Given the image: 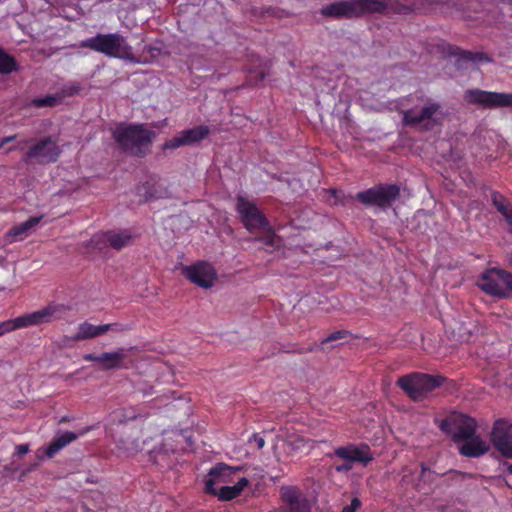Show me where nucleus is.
I'll return each instance as SVG.
<instances>
[{"label": "nucleus", "instance_id": "f257e3e1", "mask_svg": "<svg viewBox=\"0 0 512 512\" xmlns=\"http://www.w3.org/2000/svg\"><path fill=\"white\" fill-rule=\"evenodd\" d=\"M112 138L123 153L143 158L150 152L156 132L145 124L120 123L112 130Z\"/></svg>", "mask_w": 512, "mask_h": 512}, {"label": "nucleus", "instance_id": "f03ea898", "mask_svg": "<svg viewBox=\"0 0 512 512\" xmlns=\"http://www.w3.org/2000/svg\"><path fill=\"white\" fill-rule=\"evenodd\" d=\"M448 379L443 375L412 372L401 376L397 385L413 401H422L428 397L436 388L442 386Z\"/></svg>", "mask_w": 512, "mask_h": 512}, {"label": "nucleus", "instance_id": "7ed1b4c3", "mask_svg": "<svg viewBox=\"0 0 512 512\" xmlns=\"http://www.w3.org/2000/svg\"><path fill=\"white\" fill-rule=\"evenodd\" d=\"M81 47L88 48L108 57L131 59L132 47L126 38L119 33L97 34L81 42Z\"/></svg>", "mask_w": 512, "mask_h": 512}, {"label": "nucleus", "instance_id": "20e7f679", "mask_svg": "<svg viewBox=\"0 0 512 512\" xmlns=\"http://www.w3.org/2000/svg\"><path fill=\"white\" fill-rule=\"evenodd\" d=\"M477 287L485 294L500 298H512V273L499 268H488L476 281Z\"/></svg>", "mask_w": 512, "mask_h": 512}, {"label": "nucleus", "instance_id": "39448f33", "mask_svg": "<svg viewBox=\"0 0 512 512\" xmlns=\"http://www.w3.org/2000/svg\"><path fill=\"white\" fill-rule=\"evenodd\" d=\"M355 198L365 206L386 210L400 198V186L397 184H378L358 192Z\"/></svg>", "mask_w": 512, "mask_h": 512}, {"label": "nucleus", "instance_id": "423d86ee", "mask_svg": "<svg viewBox=\"0 0 512 512\" xmlns=\"http://www.w3.org/2000/svg\"><path fill=\"white\" fill-rule=\"evenodd\" d=\"M67 307L63 304L48 305L38 311L30 314H25L16 317L13 320H8L0 323V336L7 332L13 331L18 328L28 327L31 325H37L45 322H49L56 314L67 311Z\"/></svg>", "mask_w": 512, "mask_h": 512}, {"label": "nucleus", "instance_id": "0eeeda50", "mask_svg": "<svg viewBox=\"0 0 512 512\" xmlns=\"http://www.w3.org/2000/svg\"><path fill=\"white\" fill-rule=\"evenodd\" d=\"M477 426L474 418L461 413H452L441 421L439 428L449 435L454 443H460L473 437Z\"/></svg>", "mask_w": 512, "mask_h": 512}, {"label": "nucleus", "instance_id": "6e6552de", "mask_svg": "<svg viewBox=\"0 0 512 512\" xmlns=\"http://www.w3.org/2000/svg\"><path fill=\"white\" fill-rule=\"evenodd\" d=\"M444 5L442 0H385V15L430 14Z\"/></svg>", "mask_w": 512, "mask_h": 512}, {"label": "nucleus", "instance_id": "1a4fd4ad", "mask_svg": "<svg viewBox=\"0 0 512 512\" xmlns=\"http://www.w3.org/2000/svg\"><path fill=\"white\" fill-rule=\"evenodd\" d=\"M235 209L239 215L240 221L250 233L259 232L268 228L269 222L265 215L255 203L247 200L243 196H237Z\"/></svg>", "mask_w": 512, "mask_h": 512}, {"label": "nucleus", "instance_id": "9d476101", "mask_svg": "<svg viewBox=\"0 0 512 512\" xmlns=\"http://www.w3.org/2000/svg\"><path fill=\"white\" fill-rule=\"evenodd\" d=\"M463 99L468 104L486 109L512 107V93L490 92L476 88L466 90Z\"/></svg>", "mask_w": 512, "mask_h": 512}, {"label": "nucleus", "instance_id": "9b49d317", "mask_svg": "<svg viewBox=\"0 0 512 512\" xmlns=\"http://www.w3.org/2000/svg\"><path fill=\"white\" fill-rule=\"evenodd\" d=\"M134 241V235L128 230L114 231L109 230L102 233L94 234L89 242L88 247L96 250H103L110 246L111 248L119 251L126 246H129Z\"/></svg>", "mask_w": 512, "mask_h": 512}, {"label": "nucleus", "instance_id": "f8f14e48", "mask_svg": "<svg viewBox=\"0 0 512 512\" xmlns=\"http://www.w3.org/2000/svg\"><path fill=\"white\" fill-rule=\"evenodd\" d=\"M60 154L61 149L56 141L51 136H47L29 147L24 156V161L28 162L35 159L39 164H49L56 162Z\"/></svg>", "mask_w": 512, "mask_h": 512}, {"label": "nucleus", "instance_id": "ddd939ff", "mask_svg": "<svg viewBox=\"0 0 512 512\" xmlns=\"http://www.w3.org/2000/svg\"><path fill=\"white\" fill-rule=\"evenodd\" d=\"M494 448L505 458L512 459V423L497 419L490 434Z\"/></svg>", "mask_w": 512, "mask_h": 512}, {"label": "nucleus", "instance_id": "4468645a", "mask_svg": "<svg viewBox=\"0 0 512 512\" xmlns=\"http://www.w3.org/2000/svg\"><path fill=\"white\" fill-rule=\"evenodd\" d=\"M182 273L190 282L205 289L211 288L217 278L215 268L206 261L185 266Z\"/></svg>", "mask_w": 512, "mask_h": 512}, {"label": "nucleus", "instance_id": "2eb2a0df", "mask_svg": "<svg viewBox=\"0 0 512 512\" xmlns=\"http://www.w3.org/2000/svg\"><path fill=\"white\" fill-rule=\"evenodd\" d=\"M242 470L240 466H229L218 463L211 468L205 477V493H215L216 485H229L234 482V476Z\"/></svg>", "mask_w": 512, "mask_h": 512}, {"label": "nucleus", "instance_id": "dca6fc26", "mask_svg": "<svg viewBox=\"0 0 512 512\" xmlns=\"http://www.w3.org/2000/svg\"><path fill=\"white\" fill-rule=\"evenodd\" d=\"M441 105L432 100H427L422 109L417 112L414 109L402 111V122L406 126H417L424 121H430L437 124L436 115L440 113Z\"/></svg>", "mask_w": 512, "mask_h": 512}, {"label": "nucleus", "instance_id": "f3484780", "mask_svg": "<svg viewBox=\"0 0 512 512\" xmlns=\"http://www.w3.org/2000/svg\"><path fill=\"white\" fill-rule=\"evenodd\" d=\"M280 496L283 502L281 512H310L308 502L297 486H282Z\"/></svg>", "mask_w": 512, "mask_h": 512}, {"label": "nucleus", "instance_id": "a211bd4d", "mask_svg": "<svg viewBox=\"0 0 512 512\" xmlns=\"http://www.w3.org/2000/svg\"><path fill=\"white\" fill-rule=\"evenodd\" d=\"M441 51L447 57H457L456 65L458 68L462 67L463 62H492V58L483 52H472L469 50H463L460 47L449 43H443L441 45Z\"/></svg>", "mask_w": 512, "mask_h": 512}, {"label": "nucleus", "instance_id": "6ab92c4d", "mask_svg": "<svg viewBox=\"0 0 512 512\" xmlns=\"http://www.w3.org/2000/svg\"><path fill=\"white\" fill-rule=\"evenodd\" d=\"M320 14L331 19H356L354 1L339 0L329 3L320 9Z\"/></svg>", "mask_w": 512, "mask_h": 512}, {"label": "nucleus", "instance_id": "aec40b11", "mask_svg": "<svg viewBox=\"0 0 512 512\" xmlns=\"http://www.w3.org/2000/svg\"><path fill=\"white\" fill-rule=\"evenodd\" d=\"M91 430V427H85L81 429L79 432L65 431V432H57L54 436L53 440L47 446L45 455L47 458H52L55 454H57L62 448L69 445L73 441L77 440L80 436L85 435L87 432Z\"/></svg>", "mask_w": 512, "mask_h": 512}, {"label": "nucleus", "instance_id": "412c9836", "mask_svg": "<svg viewBox=\"0 0 512 512\" xmlns=\"http://www.w3.org/2000/svg\"><path fill=\"white\" fill-rule=\"evenodd\" d=\"M489 445L476 434L468 440L463 441L459 446V453L465 457L478 458L486 454Z\"/></svg>", "mask_w": 512, "mask_h": 512}, {"label": "nucleus", "instance_id": "4be33fe9", "mask_svg": "<svg viewBox=\"0 0 512 512\" xmlns=\"http://www.w3.org/2000/svg\"><path fill=\"white\" fill-rule=\"evenodd\" d=\"M356 19L370 14L385 15V0H353Z\"/></svg>", "mask_w": 512, "mask_h": 512}, {"label": "nucleus", "instance_id": "5701e85b", "mask_svg": "<svg viewBox=\"0 0 512 512\" xmlns=\"http://www.w3.org/2000/svg\"><path fill=\"white\" fill-rule=\"evenodd\" d=\"M248 484V479L241 477L234 485H222L219 489H215V493L208 494L216 496L220 501H230L237 498Z\"/></svg>", "mask_w": 512, "mask_h": 512}, {"label": "nucleus", "instance_id": "b1692460", "mask_svg": "<svg viewBox=\"0 0 512 512\" xmlns=\"http://www.w3.org/2000/svg\"><path fill=\"white\" fill-rule=\"evenodd\" d=\"M127 356L126 349L119 348L113 352H104L101 354V367L104 370H116L127 368L124 360Z\"/></svg>", "mask_w": 512, "mask_h": 512}, {"label": "nucleus", "instance_id": "393cba45", "mask_svg": "<svg viewBox=\"0 0 512 512\" xmlns=\"http://www.w3.org/2000/svg\"><path fill=\"white\" fill-rule=\"evenodd\" d=\"M42 216L30 217L26 221L12 227L6 234L7 238H11V241L21 240L23 236H26L28 232L34 228L41 220Z\"/></svg>", "mask_w": 512, "mask_h": 512}, {"label": "nucleus", "instance_id": "a878e982", "mask_svg": "<svg viewBox=\"0 0 512 512\" xmlns=\"http://www.w3.org/2000/svg\"><path fill=\"white\" fill-rule=\"evenodd\" d=\"M211 130L207 125L195 126L191 129L182 130L185 145L191 146L197 144L209 136Z\"/></svg>", "mask_w": 512, "mask_h": 512}, {"label": "nucleus", "instance_id": "bb28decb", "mask_svg": "<svg viewBox=\"0 0 512 512\" xmlns=\"http://www.w3.org/2000/svg\"><path fill=\"white\" fill-rule=\"evenodd\" d=\"M137 417L138 415L132 408H117L109 414L108 422L111 426H119L127 421L135 420Z\"/></svg>", "mask_w": 512, "mask_h": 512}, {"label": "nucleus", "instance_id": "cd10ccee", "mask_svg": "<svg viewBox=\"0 0 512 512\" xmlns=\"http://www.w3.org/2000/svg\"><path fill=\"white\" fill-rule=\"evenodd\" d=\"M105 334V328L103 325H93L88 322L80 324L78 332L73 337L75 340H86L95 338Z\"/></svg>", "mask_w": 512, "mask_h": 512}, {"label": "nucleus", "instance_id": "c85d7f7f", "mask_svg": "<svg viewBox=\"0 0 512 512\" xmlns=\"http://www.w3.org/2000/svg\"><path fill=\"white\" fill-rule=\"evenodd\" d=\"M421 472L418 478V482L415 484L414 488L417 491H421L425 485H430L434 483L438 476H443V474H438L435 471H432L424 462L420 464Z\"/></svg>", "mask_w": 512, "mask_h": 512}, {"label": "nucleus", "instance_id": "c756f323", "mask_svg": "<svg viewBox=\"0 0 512 512\" xmlns=\"http://www.w3.org/2000/svg\"><path fill=\"white\" fill-rule=\"evenodd\" d=\"M20 70L16 59L0 48V74L6 75Z\"/></svg>", "mask_w": 512, "mask_h": 512}, {"label": "nucleus", "instance_id": "7c9ffc66", "mask_svg": "<svg viewBox=\"0 0 512 512\" xmlns=\"http://www.w3.org/2000/svg\"><path fill=\"white\" fill-rule=\"evenodd\" d=\"M491 202L496 210L506 219L512 212V206L507 198L498 191L491 192Z\"/></svg>", "mask_w": 512, "mask_h": 512}, {"label": "nucleus", "instance_id": "2f4dec72", "mask_svg": "<svg viewBox=\"0 0 512 512\" xmlns=\"http://www.w3.org/2000/svg\"><path fill=\"white\" fill-rule=\"evenodd\" d=\"M327 193L331 198L334 199L333 205H341L345 207H351L356 200L355 196L346 195L341 190L337 189H328Z\"/></svg>", "mask_w": 512, "mask_h": 512}, {"label": "nucleus", "instance_id": "473e14b6", "mask_svg": "<svg viewBox=\"0 0 512 512\" xmlns=\"http://www.w3.org/2000/svg\"><path fill=\"white\" fill-rule=\"evenodd\" d=\"M135 391L137 393H140L144 397L156 395L157 398H168V396L165 393L161 394V390L158 389L157 386L149 385L145 381H138L135 384Z\"/></svg>", "mask_w": 512, "mask_h": 512}, {"label": "nucleus", "instance_id": "72a5a7b5", "mask_svg": "<svg viewBox=\"0 0 512 512\" xmlns=\"http://www.w3.org/2000/svg\"><path fill=\"white\" fill-rule=\"evenodd\" d=\"M279 347L281 349V353L305 354V353L313 352L316 349V343H313L305 348L299 347L298 345L293 344V343H286V344L279 343Z\"/></svg>", "mask_w": 512, "mask_h": 512}, {"label": "nucleus", "instance_id": "f704fd0d", "mask_svg": "<svg viewBox=\"0 0 512 512\" xmlns=\"http://www.w3.org/2000/svg\"><path fill=\"white\" fill-rule=\"evenodd\" d=\"M352 453L353 454L351 462H360L363 465H367L369 462L373 460V457L367 445L364 446V449L353 446Z\"/></svg>", "mask_w": 512, "mask_h": 512}, {"label": "nucleus", "instance_id": "c9c22d12", "mask_svg": "<svg viewBox=\"0 0 512 512\" xmlns=\"http://www.w3.org/2000/svg\"><path fill=\"white\" fill-rule=\"evenodd\" d=\"M351 333L348 330H338L330 333L327 337L323 338L319 344L316 343V347L324 350V346L330 342L345 339L349 337Z\"/></svg>", "mask_w": 512, "mask_h": 512}, {"label": "nucleus", "instance_id": "e433bc0d", "mask_svg": "<svg viewBox=\"0 0 512 512\" xmlns=\"http://www.w3.org/2000/svg\"><path fill=\"white\" fill-rule=\"evenodd\" d=\"M181 146H186V145H185V141H184V138H183L181 132H179L176 136L165 141L162 144L161 149H162V151L165 152L166 150H174Z\"/></svg>", "mask_w": 512, "mask_h": 512}, {"label": "nucleus", "instance_id": "4c0bfd02", "mask_svg": "<svg viewBox=\"0 0 512 512\" xmlns=\"http://www.w3.org/2000/svg\"><path fill=\"white\" fill-rule=\"evenodd\" d=\"M57 102V99L54 96H45V97H38L34 98L31 101L32 106L36 108H43V107H51L54 106Z\"/></svg>", "mask_w": 512, "mask_h": 512}, {"label": "nucleus", "instance_id": "58836bf2", "mask_svg": "<svg viewBox=\"0 0 512 512\" xmlns=\"http://www.w3.org/2000/svg\"><path fill=\"white\" fill-rule=\"evenodd\" d=\"M105 333L108 331H114L116 333H123L129 331L133 328L132 324H123V323H109L104 324Z\"/></svg>", "mask_w": 512, "mask_h": 512}, {"label": "nucleus", "instance_id": "ea45409f", "mask_svg": "<svg viewBox=\"0 0 512 512\" xmlns=\"http://www.w3.org/2000/svg\"><path fill=\"white\" fill-rule=\"evenodd\" d=\"M354 445L341 446L335 449V455L339 458L347 460L349 462L352 461V450Z\"/></svg>", "mask_w": 512, "mask_h": 512}, {"label": "nucleus", "instance_id": "a19ab883", "mask_svg": "<svg viewBox=\"0 0 512 512\" xmlns=\"http://www.w3.org/2000/svg\"><path fill=\"white\" fill-rule=\"evenodd\" d=\"M264 231H267V233L261 237L255 238V240L259 241L267 246L274 247L275 246V234L271 230L270 225Z\"/></svg>", "mask_w": 512, "mask_h": 512}, {"label": "nucleus", "instance_id": "79ce46f5", "mask_svg": "<svg viewBox=\"0 0 512 512\" xmlns=\"http://www.w3.org/2000/svg\"><path fill=\"white\" fill-rule=\"evenodd\" d=\"M166 457H167L166 453L158 451V452H156V454L154 456V463L156 465L161 466L162 468H170L171 467L170 462L164 463Z\"/></svg>", "mask_w": 512, "mask_h": 512}, {"label": "nucleus", "instance_id": "37998d69", "mask_svg": "<svg viewBox=\"0 0 512 512\" xmlns=\"http://www.w3.org/2000/svg\"><path fill=\"white\" fill-rule=\"evenodd\" d=\"M81 91V85L79 83H73L64 87L65 95L74 96L79 94Z\"/></svg>", "mask_w": 512, "mask_h": 512}, {"label": "nucleus", "instance_id": "c03bdc74", "mask_svg": "<svg viewBox=\"0 0 512 512\" xmlns=\"http://www.w3.org/2000/svg\"><path fill=\"white\" fill-rule=\"evenodd\" d=\"M281 353V349L279 347V343H273L269 346L268 348V351L266 353V355H264L263 357L260 358V360H264L266 358H270V357H273L277 354H280Z\"/></svg>", "mask_w": 512, "mask_h": 512}, {"label": "nucleus", "instance_id": "a18cd8bd", "mask_svg": "<svg viewBox=\"0 0 512 512\" xmlns=\"http://www.w3.org/2000/svg\"><path fill=\"white\" fill-rule=\"evenodd\" d=\"M361 506V501L358 497H354L351 500L350 505L345 506L341 512H356Z\"/></svg>", "mask_w": 512, "mask_h": 512}, {"label": "nucleus", "instance_id": "49530a36", "mask_svg": "<svg viewBox=\"0 0 512 512\" xmlns=\"http://www.w3.org/2000/svg\"><path fill=\"white\" fill-rule=\"evenodd\" d=\"M472 141L482 149L489 150L488 144H486V137L481 134L473 135Z\"/></svg>", "mask_w": 512, "mask_h": 512}, {"label": "nucleus", "instance_id": "de8ad7c7", "mask_svg": "<svg viewBox=\"0 0 512 512\" xmlns=\"http://www.w3.org/2000/svg\"><path fill=\"white\" fill-rule=\"evenodd\" d=\"M448 473L452 474L453 481H461L465 478L471 477V474H469V473L460 472V471H456V470H451Z\"/></svg>", "mask_w": 512, "mask_h": 512}, {"label": "nucleus", "instance_id": "09e8293b", "mask_svg": "<svg viewBox=\"0 0 512 512\" xmlns=\"http://www.w3.org/2000/svg\"><path fill=\"white\" fill-rule=\"evenodd\" d=\"M15 449H16V454L18 456H22V455L28 453L29 445L28 444H20V445H17Z\"/></svg>", "mask_w": 512, "mask_h": 512}, {"label": "nucleus", "instance_id": "8fccbe9b", "mask_svg": "<svg viewBox=\"0 0 512 512\" xmlns=\"http://www.w3.org/2000/svg\"><path fill=\"white\" fill-rule=\"evenodd\" d=\"M83 359L86 361H93L101 363V355H95L93 353H88L83 356Z\"/></svg>", "mask_w": 512, "mask_h": 512}, {"label": "nucleus", "instance_id": "3c124183", "mask_svg": "<svg viewBox=\"0 0 512 512\" xmlns=\"http://www.w3.org/2000/svg\"><path fill=\"white\" fill-rule=\"evenodd\" d=\"M252 440L257 444L258 449H262L265 445V440L262 437L258 436L257 434H254L252 436V438L250 439V442Z\"/></svg>", "mask_w": 512, "mask_h": 512}, {"label": "nucleus", "instance_id": "603ef678", "mask_svg": "<svg viewBox=\"0 0 512 512\" xmlns=\"http://www.w3.org/2000/svg\"><path fill=\"white\" fill-rule=\"evenodd\" d=\"M352 468V465L349 464V463H344L340 466H337L336 467V471L337 472H345V471H349L350 469Z\"/></svg>", "mask_w": 512, "mask_h": 512}, {"label": "nucleus", "instance_id": "864d4df0", "mask_svg": "<svg viewBox=\"0 0 512 512\" xmlns=\"http://www.w3.org/2000/svg\"><path fill=\"white\" fill-rule=\"evenodd\" d=\"M16 137H17L16 135H11V136L3 137V138H1V140H2V143L7 144L9 142L14 141L16 139Z\"/></svg>", "mask_w": 512, "mask_h": 512}, {"label": "nucleus", "instance_id": "5fc2aeb1", "mask_svg": "<svg viewBox=\"0 0 512 512\" xmlns=\"http://www.w3.org/2000/svg\"><path fill=\"white\" fill-rule=\"evenodd\" d=\"M470 337H471V333H470V331H467V336H465L464 334H461V335H460V338H461L463 341H469Z\"/></svg>", "mask_w": 512, "mask_h": 512}, {"label": "nucleus", "instance_id": "6e6d98bb", "mask_svg": "<svg viewBox=\"0 0 512 512\" xmlns=\"http://www.w3.org/2000/svg\"><path fill=\"white\" fill-rule=\"evenodd\" d=\"M304 442V440L302 438H298L297 440H295V442L293 443L295 448H299L300 447V444H302Z\"/></svg>", "mask_w": 512, "mask_h": 512}, {"label": "nucleus", "instance_id": "4d7b16f0", "mask_svg": "<svg viewBox=\"0 0 512 512\" xmlns=\"http://www.w3.org/2000/svg\"><path fill=\"white\" fill-rule=\"evenodd\" d=\"M503 465L507 468L510 474H512V463L504 462Z\"/></svg>", "mask_w": 512, "mask_h": 512}, {"label": "nucleus", "instance_id": "13d9d810", "mask_svg": "<svg viewBox=\"0 0 512 512\" xmlns=\"http://www.w3.org/2000/svg\"><path fill=\"white\" fill-rule=\"evenodd\" d=\"M510 225H512V212L508 215V218L505 219Z\"/></svg>", "mask_w": 512, "mask_h": 512}, {"label": "nucleus", "instance_id": "bf43d9fd", "mask_svg": "<svg viewBox=\"0 0 512 512\" xmlns=\"http://www.w3.org/2000/svg\"><path fill=\"white\" fill-rule=\"evenodd\" d=\"M69 419L66 417V416H63L61 419H60V423H64V422H68Z\"/></svg>", "mask_w": 512, "mask_h": 512}, {"label": "nucleus", "instance_id": "052dcab7", "mask_svg": "<svg viewBox=\"0 0 512 512\" xmlns=\"http://www.w3.org/2000/svg\"><path fill=\"white\" fill-rule=\"evenodd\" d=\"M154 50H158V49H157V48H155V47H149V52H151L152 54H153V51H154Z\"/></svg>", "mask_w": 512, "mask_h": 512}, {"label": "nucleus", "instance_id": "680f3d73", "mask_svg": "<svg viewBox=\"0 0 512 512\" xmlns=\"http://www.w3.org/2000/svg\"><path fill=\"white\" fill-rule=\"evenodd\" d=\"M278 478H279V476H274V477H271V480L275 482L276 480H278Z\"/></svg>", "mask_w": 512, "mask_h": 512}, {"label": "nucleus", "instance_id": "e2e57ef3", "mask_svg": "<svg viewBox=\"0 0 512 512\" xmlns=\"http://www.w3.org/2000/svg\"><path fill=\"white\" fill-rule=\"evenodd\" d=\"M5 145V143H2V140L0 139V149Z\"/></svg>", "mask_w": 512, "mask_h": 512}]
</instances>
